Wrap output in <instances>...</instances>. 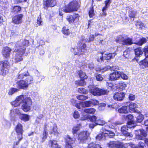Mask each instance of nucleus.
<instances>
[{"label":"nucleus","instance_id":"nucleus-55","mask_svg":"<svg viewBox=\"0 0 148 148\" xmlns=\"http://www.w3.org/2000/svg\"><path fill=\"white\" fill-rule=\"evenodd\" d=\"M116 141H110L108 143V146L110 147L114 148L115 146Z\"/></svg>","mask_w":148,"mask_h":148},{"label":"nucleus","instance_id":"nucleus-60","mask_svg":"<svg viewBox=\"0 0 148 148\" xmlns=\"http://www.w3.org/2000/svg\"><path fill=\"white\" fill-rule=\"evenodd\" d=\"M107 87L108 88H109V89L110 90H112L114 89L113 88L114 87L113 84L112 83L109 82H107Z\"/></svg>","mask_w":148,"mask_h":148},{"label":"nucleus","instance_id":"nucleus-38","mask_svg":"<svg viewBox=\"0 0 148 148\" xmlns=\"http://www.w3.org/2000/svg\"><path fill=\"white\" fill-rule=\"evenodd\" d=\"M21 114L19 110L17 108L14 109V110H10V115L11 116H12L15 114H17L19 116V114Z\"/></svg>","mask_w":148,"mask_h":148},{"label":"nucleus","instance_id":"nucleus-49","mask_svg":"<svg viewBox=\"0 0 148 148\" xmlns=\"http://www.w3.org/2000/svg\"><path fill=\"white\" fill-rule=\"evenodd\" d=\"M123 143L116 141L115 148H123Z\"/></svg>","mask_w":148,"mask_h":148},{"label":"nucleus","instance_id":"nucleus-63","mask_svg":"<svg viewBox=\"0 0 148 148\" xmlns=\"http://www.w3.org/2000/svg\"><path fill=\"white\" fill-rule=\"evenodd\" d=\"M108 126L110 128L112 129H115L116 128L115 125L114 123H111L109 124Z\"/></svg>","mask_w":148,"mask_h":148},{"label":"nucleus","instance_id":"nucleus-46","mask_svg":"<svg viewBox=\"0 0 148 148\" xmlns=\"http://www.w3.org/2000/svg\"><path fill=\"white\" fill-rule=\"evenodd\" d=\"M106 122L104 121L101 119H97L96 122H95V124L96 125H103L105 124Z\"/></svg>","mask_w":148,"mask_h":148},{"label":"nucleus","instance_id":"nucleus-23","mask_svg":"<svg viewBox=\"0 0 148 148\" xmlns=\"http://www.w3.org/2000/svg\"><path fill=\"white\" fill-rule=\"evenodd\" d=\"M95 38V36L93 35H91L87 38H85L84 36H82L81 38V42L82 41L83 42L84 41L86 42H89L93 41Z\"/></svg>","mask_w":148,"mask_h":148},{"label":"nucleus","instance_id":"nucleus-3","mask_svg":"<svg viewBox=\"0 0 148 148\" xmlns=\"http://www.w3.org/2000/svg\"><path fill=\"white\" fill-rule=\"evenodd\" d=\"M83 42L82 41L81 42V39L78 42V47L77 49L72 48L71 49V51L72 52H74L75 55H79L83 53L86 51V45L85 44V41Z\"/></svg>","mask_w":148,"mask_h":148},{"label":"nucleus","instance_id":"nucleus-33","mask_svg":"<svg viewBox=\"0 0 148 148\" xmlns=\"http://www.w3.org/2000/svg\"><path fill=\"white\" fill-rule=\"evenodd\" d=\"M78 16V14H75L73 15H71L68 17L67 18V20L70 23L73 22L74 20L77 18Z\"/></svg>","mask_w":148,"mask_h":148},{"label":"nucleus","instance_id":"nucleus-62","mask_svg":"<svg viewBox=\"0 0 148 148\" xmlns=\"http://www.w3.org/2000/svg\"><path fill=\"white\" fill-rule=\"evenodd\" d=\"M128 97L130 100L133 101L135 99V96L132 94H130L129 95Z\"/></svg>","mask_w":148,"mask_h":148},{"label":"nucleus","instance_id":"nucleus-53","mask_svg":"<svg viewBox=\"0 0 148 148\" xmlns=\"http://www.w3.org/2000/svg\"><path fill=\"white\" fill-rule=\"evenodd\" d=\"M91 104L94 106H96L99 104V101H98L94 99H91L90 100Z\"/></svg>","mask_w":148,"mask_h":148},{"label":"nucleus","instance_id":"nucleus-6","mask_svg":"<svg viewBox=\"0 0 148 148\" xmlns=\"http://www.w3.org/2000/svg\"><path fill=\"white\" fill-rule=\"evenodd\" d=\"M90 93L94 96H101L107 94L109 91L107 90L100 88L94 87L91 88L90 89Z\"/></svg>","mask_w":148,"mask_h":148},{"label":"nucleus","instance_id":"nucleus-9","mask_svg":"<svg viewBox=\"0 0 148 148\" xmlns=\"http://www.w3.org/2000/svg\"><path fill=\"white\" fill-rule=\"evenodd\" d=\"M125 96L124 92L122 91H118L115 92L113 98L114 100L117 101H121L124 99Z\"/></svg>","mask_w":148,"mask_h":148},{"label":"nucleus","instance_id":"nucleus-52","mask_svg":"<svg viewBox=\"0 0 148 148\" xmlns=\"http://www.w3.org/2000/svg\"><path fill=\"white\" fill-rule=\"evenodd\" d=\"M84 105L83 107H89L91 106V103L90 100L86 101L84 102Z\"/></svg>","mask_w":148,"mask_h":148},{"label":"nucleus","instance_id":"nucleus-39","mask_svg":"<svg viewBox=\"0 0 148 148\" xmlns=\"http://www.w3.org/2000/svg\"><path fill=\"white\" fill-rule=\"evenodd\" d=\"M133 43L132 39L128 38L125 39L123 42V45H131Z\"/></svg>","mask_w":148,"mask_h":148},{"label":"nucleus","instance_id":"nucleus-5","mask_svg":"<svg viewBox=\"0 0 148 148\" xmlns=\"http://www.w3.org/2000/svg\"><path fill=\"white\" fill-rule=\"evenodd\" d=\"M21 49H17L15 50V51L16 52L14 56L13 59L14 62L15 63H17L23 60L22 58L23 55L25 53V48H21Z\"/></svg>","mask_w":148,"mask_h":148},{"label":"nucleus","instance_id":"nucleus-34","mask_svg":"<svg viewBox=\"0 0 148 148\" xmlns=\"http://www.w3.org/2000/svg\"><path fill=\"white\" fill-rule=\"evenodd\" d=\"M105 132H106V137L108 136L110 138H112L113 136L115 135V133L113 132L106 130L105 128H104Z\"/></svg>","mask_w":148,"mask_h":148},{"label":"nucleus","instance_id":"nucleus-12","mask_svg":"<svg viewBox=\"0 0 148 148\" xmlns=\"http://www.w3.org/2000/svg\"><path fill=\"white\" fill-rule=\"evenodd\" d=\"M29 43V41L27 40H22L21 41H18L17 42L16 46L17 47H18V49H21V48H23L25 47V49L26 47H27Z\"/></svg>","mask_w":148,"mask_h":148},{"label":"nucleus","instance_id":"nucleus-21","mask_svg":"<svg viewBox=\"0 0 148 148\" xmlns=\"http://www.w3.org/2000/svg\"><path fill=\"white\" fill-rule=\"evenodd\" d=\"M19 118L21 120L26 122L29 121V116L27 114L21 113L19 114Z\"/></svg>","mask_w":148,"mask_h":148},{"label":"nucleus","instance_id":"nucleus-4","mask_svg":"<svg viewBox=\"0 0 148 148\" xmlns=\"http://www.w3.org/2000/svg\"><path fill=\"white\" fill-rule=\"evenodd\" d=\"M79 7V5L77 2L75 0L70 3L66 6L65 9H63V10L65 12L70 13L73 11H77Z\"/></svg>","mask_w":148,"mask_h":148},{"label":"nucleus","instance_id":"nucleus-27","mask_svg":"<svg viewBox=\"0 0 148 148\" xmlns=\"http://www.w3.org/2000/svg\"><path fill=\"white\" fill-rule=\"evenodd\" d=\"M118 111L120 113H128V107L126 106H123L118 109Z\"/></svg>","mask_w":148,"mask_h":148},{"label":"nucleus","instance_id":"nucleus-43","mask_svg":"<svg viewBox=\"0 0 148 148\" xmlns=\"http://www.w3.org/2000/svg\"><path fill=\"white\" fill-rule=\"evenodd\" d=\"M119 77V75H110L109 79L111 80H116Z\"/></svg>","mask_w":148,"mask_h":148},{"label":"nucleus","instance_id":"nucleus-50","mask_svg":"<svg viewBox=\"0 0 148 148\" xmlns=\"http://www.w3.org/2000/svg\"><path fill=\"white\" fill-rule=\"evenodd\" d=\"M143 119V116L141 114H140L137 118V121L138 122L141 123Z\"/></svg>","mask_w":148,"mask_h":148},{"label":"nucleus","instance_id":"nucleus-24","mask_svg":"<svg viewBox=\"0 0 148 148\" xmlns=\"http://www.w3.org/2000/svg\"><path fill=\"white\" fill-rule=\"evenodd\" d=\"M130 112H136L138 105L135 103H131L128 106Z\"/></svg>","mask_w":148,"mask_h":148},{"label":"nucleus","instance_id":"nucleus-45","mask_svg":"<svg viewBox=\"0 0 148 148\" xmlns=\"http://www.w3.org/2000/svg\"><path fill=\"white\" fill-rule=\"evenodd\" d=\"M17 138L18 139V141L14 142L13 143V147L12 148H15L16 145H18L20 141L23 139V137L17 136Z\"/></svg>","mask_w":148,"mask_h":148},{"label":"nucleus","instance_id":"nucleus-54","mask_svg":"<svg viewBox=\"0 0 148 148\" xmlns=\"http://www.w3.org/2000/svg\"><path fill=\"white\" fill-rule=\"evenodd\" d=\"M125 119L128 121L134 120V116L131 114H129L126 116Z\"/></svg>","mask_w":148,"mask_h":148},{"label":"nucleus","instance_id":"nucleus-48","mask_svg":"<svg viewBox=\"0 0 148 148\" xmlns=\"http://www.w3.org/2000/svg\"><path fill=\"white\" fill-rule=\"evenodd\" d=\"M129 16L132 18H134L136 15L137 11H130L129 12Z\"/></svg>","mask_w":148,"mask_h":148},{"label":"nucleus","instance_id":"nucleus-29","mask_svg":"<svg viewBox=\"0 0 148 148\" xmlns=\"http://www.w3.org/2000/svg\"><path fill=\"white\" fill-rule=\"evenodd\" d=\"M96 111V110L94 108H85L84 109V112L86 113L93 114Z\"/></svg>","mask_w":148,"mask_h":148},{"label":"nucleus","instance_id":"nucleus-8","mask_svg":"<svg viewBox=\"0 0 148 148\" xmlns=\"http://www.w3.org/2000/svg\"><path fill=\"white\" fill-rule=\"evenodd\" d=\"M9 67V62L7 61H2L0 64V73L2 74L6 73L7 69Z\"/></svg>","mask_w":148,"mask_h":148},{"label":"nucleus","instance_id":"nucleus-11","mask_svg":"<svg viewBox=\"0 0 148 148\" xmlns=\"http://www.w3.org/2000/svg\"><path fill=\"white\" fill-rule=\"evenodd\" d=\"M24 76L27 77L25 80L26 81V82L28 83V86L29 84L34 83L33 79L32 77L30 75H18V79H22L23 78Z\"/></svg>","mask_w":148,"mask_h":148},{"label":"nucleus","instance_id":"nucleus-57","mask_svg":"<svg viewBox=\"0 0 148 148\" xmlns=\"http://www.w3.org/2000/svg\"><path fill=\"white\" fill-rule=\"evenodd\" d=\"M73 116L75 119H78L80 116V115L78 112L77 110H75L73 114Z\"/></svg>","mask_w":148,"mask_h":148},{"label":"nucleus","instance_id":"nucleus-64","mask_svg":"<svg viewBox=\"0 0 148 148\" xmlns=\"http://www.w3.org/2000/svg\"><path fill=\"white\" fill-rule=\"evenodd\" d=\"M120 75V77H121V78L124 80H127L128 78V77L126 75Z\"/></svg>","mask_w":148,"mask_h":148},{"label":"nucleus","instance_id":"nucleus-14","mask_svg":"<svg viewBox=\"0 0 148 148\" xmlns=\"http://www.w3.org/2000/svg\"><path fill=\"white\" fill-rule=\"evenodd\" d=\"M80 77V80H77L75 81V84L78 86H83L85 84L84 79L87 78L86 75H79Z\"/></svg>","mask_w":148,"mask_h":148},{"label":"nucleus","instance_id":"nucleus-18","mask_svg":"<svg viewBox=\"0 0 148 148\" xmlns=\"http://www.w3.org/2000/svg\"><path fill=\"white\" fill-rule=\"evenodd\" d=\"M128 128H129L126 126H122L121 128V133L123 135L125 136L132 137V135L130 133L128 132Z\"/></svg>","mask_w":148,"mask_h":148},{"label":"nucleus","instance_id":"nucleus-7","mask_svg":"<svg viewBox=\"0 0 148 148\" xmlns=\"http://www.w3.org/2000/svg\"><path fill=\"white\" fill-rule=\"evenodd\" d=\"M13 86L16 87L19 89H21L25 90L28 87V83L26 82V81L23 80H20L17 81L15 84H14Z\"/></svg>","mask_w":148,"mask_h":148},{"label":"nucleus","instance_id":"nucleus-44","mask_svg":"<svg viewBox=\"0 0 148 148\" xmlns=\"http://www.w3.org/2000/svg\"><path fill=\"white\" fill-rule=\"evenodd\" d=\"M79 100L84 101L88 98V96H85L82 95H78L76 97Z\"/></svg>","mask_w":148,"mask_h":148},{"label":"nucleus","instance_id":"nucleus-35","mask_svg":"<svg viewBox=\"0 0 148 148\" xmlns=\"http://www.w3.org/2000/svg\"><path fill=\"white\" fill-rule=\"evenodd\" d=\"M19 91V89L17 88L11 87L9 90L8 94L9 95H11Z\"/></svg>","mask_w":148,"mask_h":148},{"label":"nucleus","instance_id":"nucleus-56","mask_svg":"<svg viewBox=\"0 0 148 148\" xmlns=\"http://www.w3.org/2000/svg\"><path fill=\"white\" fill-rule=\"evenodd\" d=\"M21 10V8L18 6H15L13 8V11L16 13H17Z\"/></svg>","mask_w":148,"mask_h":148},{"label":"nucleus","instance_id":"nucleus-16","mask_svg":"<svg viewBox=\"0 0 148 148\" xmlns=\"http://www.w3.org/2000/svg\"><path fill=\"white\" fill-rule=\"evenodd\" d=\"M56 0H46L44 3L45 6L44 8L47 9L48 7H52L54 6L56 4Z\"/></svg>","mask_w":148,"mask_h":148},{"label":"nucleus","instance_id":"nucleus-22","mask_svg":"<svg viewBox=\"0 0 148 148\" xmlns=\"http://www.w3.org/2000/svg\"><path fill=\"white\" fill-rule=\"evenodd\" d=\"M103 128H102L101 131V133L97 136L96 139L99 140H101L102 138L105 139L106 138V132H105Z\"/></svg>","mask_w":148,"mask_h":148},{"label":"nucleus","instance_id":"nucleus-17","mask_svg":"<svg viewBox=\"0 0 148 148\" xmlns=\"http://www.w3.org/2000/svg\"><path fill=\"white\" fill-rule=\"evenodd\" d=\"M82 118V120H88L94 123H95L97 119V118L95 116H90L87 115H84Z\"/></svg>","mask_w":148,"mask_h":148},{"label":"nucleus","instance_id":"nucleus-28","mask_svg":"<svg viewBox=\"0 0 148 148\" xmlns=\"http://www.w3.org/2000/svg\"><path fill=\"white\" fill-rule=\"evenodd\" d=\"M115 86L117 89H123L127 86L126 84L124 82H120L115 84Z\"/></svg>","mask_w":148,"mask_h":148},{"label":"nucleus","instance_id":"nucleus-19","mask_svg":"<svg viewBox=\"0 0 148 148\" xmlns=\"http://www.w3.org/2000/svg\"><path fill=\"white\" fill-rule=\"evenodd\" d=\"M64 140L65 144L73 145L75 143V139L72 138L69 135H67Z\"/></svg>","mask_w":148,"mask_h":148},{"label":"nucleus","instance_id":"nucleus-10","mask_svg":"<svg viewBox=\"0 0 148 148\" xmlns=\"http://www.w3.org/2000/svg\"><path fill=\"white\" fill-rule=\"evenodd\" d=\"M14 130L16 133L17 136L23 137L24 130L23 129V126L21 123L19 122L18 123Z\"/></svg>","mask_w":148,"mask_h":148},{"label":"nucleus","instance_id":"nucleus-20","mask_svg":"<svg viewBox=\"0 0 148 148\" xmlns=\"http://www.w3.org/2000/svg\"><path fill=\"white\" fill-rule=\"evenodd\" d=\"M50 147L51 148H61L57 143V141L56 140H50L49 141Z\"/></svg>","mask_w":148,"mask_h":148},{"label":"nucleus","instance_id":"nucleus-36","mask_svg":"<svg viewBox=\"0 0 148 148\" xmlns=\"http://www.w3.org/2000/svg\"><path fill=\"white\" fill-rule=\"evenodd\" d=\"M62 32L63 34L66 35H68L71 33V31L66 27H64L62 28Z\"/></svg>","mask_w":148,"mask_h":148},{"label":"nucleus","instance_id":"nucleus-1","mask_svg":"<svg viewBox=\"0 0 148 148\" xmlns=\"http://www.w3.org/2000/svg\"><path fill=\"white\" fill-rule=\"evenodd\" d=\"M82 127L81 123L77 124L72 128V133L74 136H77V139L79 143H84L88 139L89 134L87 131H82L78 133Z\"/></svg>","mask_w":148,"mask_h":148},{"label":"nucleus","instance_id":"nucleus-30","mask_svg":"<svg viewBox=\"0 0 148 148\" xmlns=\"http://www.w3.org/2000/svg\"><path fill=\"white\" fill-rule=\"evenodd\" d=\"M87 148H102L101 146L98 144L92 142L88 144Z\"/></svg>","mask_w":148,"mask_h":148},{"label":"nucleus","instance_id":"nucleus-59","mask_svg":"<svg viewBox=\"0 0 148 148\" xmlns=\"http://www.w3.org/2000/svg\"><path fill=\"white\" fill-rule=\"evenodd\" d=\"M143 50L146 57L148 58V45L145 46Z\"/></svg>","mask_w":148,"mask_h":148},{"label":"nucleus","instance_id":"nucleus-61","mask_svg":"<svg viewBox=\"0 0 148 148\" xmlns=\"http://www.w3.org/2000/svg\"><path fill=\"white\" fill-rule=\"evenodd\" d=\"M101 75H97L96 76L97 80L98 81H101L102 80L103 77Z\"/></svg>","mask_w":148,"mask_h":148},{"label":"nucleus","instance_id":"nucleus-13","mask_svg":"<svg viewBox=\"0 0 148 148\" xmlns=\"http://www.w3.org/2000/svg\"><path fill=\"white\" fill-rule=\"evenodd\" d=\"M23 16V15L21 14L16 15L12 18V22L16 24L21 23L22 22V19Z\"/></svg>","mask_w":148,"mask_h":148},{"label":"nucleus","instance_id":"nucleus-40","mask_svg":"<svg viewBox=\"0 0 148 148\" xmlns=\"http://www.w3.org/2000/svg\"><path fill=\"white\" fill-rule=\"evenodd\" d=\"M134 120L128 121L126 126L130 128H134L135 127V125H134Z\"/></svg>","mask_w":148,"mask_h":148},{"label":"nucleus","instance_id":"nucleus-2","mask_svg":"<svg viewBox=\"0 0 148 148\" xmlns=\"http://www.w3.org/2000/svg\"><path fill=\"white\" fill-rule=\"evenodd\" d=\"M16 99L21 103V102L23 103L21 108L24 112H27L30 110L32 104V100L30 97H25L24 95H21L17 96Z\"/></svg>","mask_w":148,"mask_h":148},{"label":"nucleus","instance_id":"nucleus-25","mask_svg":"<svg viewBox=\"0 0 148 148\" xmlns=\"http://www.w3.org/2000/svg\"><path fill=\"white\" fill-rule=\"evenodd\" d=\"M50 134H53L55 136H58L59 133L58 131L57 126L56 124H54L52 129L50 130Z\"/></svg>","mask_w":148,"mask_h":148},{"label":"nucleus","instance_id":"nucleus-51","mask_svg":"<svg viewBox=\"0 0 148 148\" xmlns=\"http://www.w3.org/2000/svg\"><path fill=\"white\" fill-rule=\"evenodd\" d=\"M134 145L132 143H128L123 145V148H133Z\"/></svg>","mask_w":148,"mask_h":148},{"label":"nucleus","instance_id":"nucleus-32","mask_svg":"<svg viewBox=\"0 0 148 148\" xmlns=\"http://www.w3.org/2000/svg\"><path fill=\"white\" fill-rule=\"evenodd\" d=\"M134 51L136 56L137 57H140L143 54V51L140 48L135 49Z\"/></svg>","mask_w":148,"mask_h":148},{"label":"nucleus","instance_id":"nucleus-58","mask_svg":"<svg viewBox=\"0 0 148 148\" xmlns=\"http://www.w3.org/2000/svg\"><path fill=\"white\" fill-rule=\"evenodd\" d=\"M11 104L14 107H17L20 106V105L15 99L14 101H12L11 102Z\"/></svg>","mask_w":148,"mask_h":148},{"label":"nucleus","instance_id":"nucleus-15","mask_svg":"<svg viewBox=\"0 0 148 148\" xmlns=\"http://www.w3.org/2000/svg\"><path fill=\"white\" fill-rule=\"evenodd\" d=\"M11 51V49L8 47H4L2 50V54L5 58H8L10 57Z\"/></svg>","mask_w":148,"mask_h":148},{"label":"nucleus","instance_id":"nucleus-31","mask_svg":"<svg viewBox=\"0 0 148 148\" xmlns=\"http://www.w3.org/2000/svg\"><path fill=\"white\" fill-rule=\"evenodd\" d=\"M42 135V136L41 137L40 141L41 143L44 142L47 139L48 136V132L45 130H43Z\"/></svg>","mask_w":148,"mask_h":148},{"label":"nucleus","instance_id":"nucleus-47","mask_svg":"<svg viewBox=\"0 0 148 148\" xmlns=\"http://www.w3.org/2000/svg\"><path fill=\"white\" fill-rule=\"evenodd\" d=\"M103 52L99 54V55H98L96 59L98 62H101L103 60V59L104 58L103 56Z\"/></svg>","mask_w":148,"mask_h":148},{"label":"nucleus","instance_id":"nucleus-26","mask_svg":"<svg viewBox=\"0 0 148 148\" xmlns=\"http://www.w3.org/2000/svg\"><path fill=\"white\" fill-rule=\"evenodd\" d=\"M116 55L115 53L105 54L103 56L104 58L106 60H108L113 58Z\"/></svg>","mask_w":148,"mask_h":148},{"label":"nucleus","instance_id":"nucleus-37","mask_svg":"<svg viewBox=\"0 0 148 148\" xmlns=\"http://www.w3.org/2000/svg\"><path fill=\"white\" fill-rule=\"evenodd\" d=\"M77 91L79 93L83 94H86L88 92V91L87 89L83 87L78 88L77 89Z\"/></svg>","mask_w":148,"mask_h":148},{"label":"nucleus","instance_id":"nucleus-41","mask_svg":"<svg viewBox=\"0 0 148 148\" xmlns=\"http://www.w3.org/2000/svg\"><path fill=\"white\" fill-rule=\"evenodd\" d=\"M139 64L145 67H148V58L146 57L144 60L140 62Z\"/></svg>","mask_w":148,"mask_h":148},{"label":"nucleus","instance_id":"nucleus-42","mask_svg":"<svg viewBox=\"0 0 148 148\" xmlns=\"http://www.w3.org/2000/svg\"><path fill=\"white\" fill-rule=\"evenodd\" d=\"M147 41V39L146 38H142L140 39V40L138 42L134 43H135L137 45L141 46L143 44L146 43Z\"/></svg>","mask_w":148,"mask_h":148}]
</instances>
